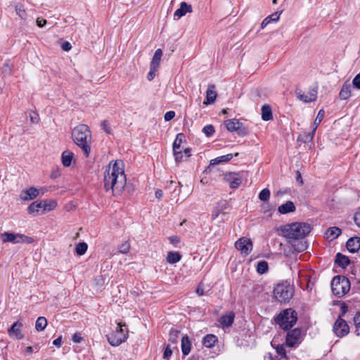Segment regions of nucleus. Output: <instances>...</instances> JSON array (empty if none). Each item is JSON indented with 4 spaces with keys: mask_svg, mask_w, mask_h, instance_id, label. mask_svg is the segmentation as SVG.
<instances>
[{
    "mask_svg": "<svg viewBox=\"0 0 360 360\" xmlns=\"http://www.w3.org/2000/svg\"><path fill=\"white\" fill-rule=\"evenodd\" d=\"M103 181L106 191H111L114 195H120L123 191L127 178L122 161L116 160L109 163L104 172Z\"/></svg>",
    "mask_w": 360,
    "mask_h": 360,
    "instance_id": "nucleus-1",
    "label": "nucleus"
},
{
    "mask_svg": "<svg viewBox=\"0 0 360 360\" xmlns=\"http://www.w3.org/2000/svg\"><path fill=\"white\" fill-rule=\"evenodd\" d=\"M72 138L75 144L82 150L86 157L91 152V132L89 127L84 124L76 126L72 131Z\"/></svg>",
    "mask_w": 360,
    "mask_h": 360,
    "instance_id": "nucleus-2",
    "label": "nucleus"
},
{
    "mask_svg": "<svg viewBox=\"0 0 360 360\" xmlns=\"http://www.w3.org/2000/svg\"><path fill=\"white\" fill-rule=\"evenodd\" d=\"M311 228L309 224L295 222L284 226L278 229L281 235L288 239H302L311 232Z\"/></svg>",
    "mask_w": 360,
    "mask_h": 360,
    "instance_id": "nucleus-3",
    "label": "nucleus"
},
{
    "mask_svg": "<svg viewBox=\"0 0 360 360\" xmlns=\"http://www.w3.org/2000/svg\"><path fill=\"white\" fill-rule=\"evenodd\" d=\"M294 295V288L290 283L285 282L276 285L274 289L275 299L281 303H287Z\"/></svg>",
    "mask_w": 360,
    "mask_h": 360,
    "instance_id": "nucleus-4",
    "label": "nucleus"
},
{
    "mask_svg": "<svg viewBox=\"0 0 360 360\" xmlns=\"http://www.w3.org/2000/svg\"><path fill=\"white\" fill-rule=\"evenodd\" d=\"M297 320V312L292 309H287L281 312L275 319V321L283 330H289Z\"/></svg>",
    "mask_w": 360,
    "mask_h": 360,
    "instance_id": "nucleus-5",
    "label": "nucleus"
},
{
    "mask_svg": "<svg viewBox=\"0 0 360 360\" xmlns=\"http://www.w3.org/2000/svg\"><path fill=\"white\" fill-rule=\"evenodd\" d=\"M331 289L336 297H342L349 292L350 281L344 276H336L332 280Z\"/></svg>",
    "mask_w": 360,
    "mask_h": 360,
    "instance_id": "nucleus-6",
    "label": "nucleus"
},
{
    "mask_svg": "<svg viewBox=\"0 0 360 360\" xmlns=\"http://www.w3.org/2000/svg\"><path fill=\"white\" fill-rule=\"evenodd\" d=\"M107 337L109 344L113 347H117L127 340V333L123 330L122 325L120 323L115 331L112 332Z\"/></svg>",
    "mask_w": 360,
    "mask_h": 360,
    "instance_id": "nucleus-7",
    "label": "nucleus"
},
{
    "mask_svg": "<svg viewBox=\"0 0 360 360\" xmlns=\"http://www.w3.org/2000/svg\"><path fill=\"white\" fill-rule=\"evenodd\" d=\"M1 239L3 242H10L12 243H32L34 240L32 238L27 236L23 234L20 233H4L1 234Z\"/></svg>",
    "mask_w": 360,
    "mask_h": 360,
    "instance_id": "nucleus-8",
    "label": "nucleus"
},
{
    "mask_svg": "<svg viewBox=\"0 0 360 360\" xmlns=\"http://www.w3.org/2000/svg\"><path fill=\"white\" fill-rule=\"evenodd\" d=\"M224 125L229 131H236L239 136H244L248 134L246 127L237 119H230L224 122Z\"/></svg>",
    "mask_w": 360,
    "mask_h": 360,
    "instance_id": "nucleus-9",
    "label": "nucleus"
},
{
    "mask_svg": "<svg viewBox=\"0 0 360 360\" xmlns=\"http://www.w3.org/2000/svg\"><path fill=\"white\" fill-rule=\"evenodd\" d=\"M318 86H311L307 94L301 89H296L295 94L297 98L304 103H310L315 101L317 98Z\"/></svg>",
    "mask_w": 360,
    "mask_h": 360,
    "instance_id": "nucleus-10",
    "label": "nucleus"
},
{
    "mask_svg": "<svg viewBox=\"0 0 360 360\" xmlns=\"http://www.w3.org/2000/svg\"><path fill=\"white\" fill-rule=\"evenodd\" d=\"M236 248L240 252L243 257L248 256L252 250V242L250 238L242 237L235 243Z\"/></svg>",
    "mask_w": 360,
    "mask_h": 360,
    "instance_id": "nucleus-11",
    "label": "nucleus"
},
{
    "mask_svg": "<svg viewBox=\"0 0 360 360\" xmlns=\"http://www.w3.org/2000/svg\"><path fill=\"white\" fill-rule=\"evenodd\" d=\"M333 331L337 336L342 338L348 334L349 328L347 323L339 317L334 323Z\"/></svg>",
    "mask_w": 360,
    "mask_h": 360,
    "instance_id": "nucleus-12",
    "label": "nucleus"
},
{
    "mask_svg": "<svg viewBox=\"0 0 360 360\" xmlns=\"http://www.w3.org/2000/svg\"><path fill=\"white\" fill-rule=\"evenodd\" d=\"M301 330L295 328L288 333L285 342L288 347H292L298 345L301 342Z\"/></svg>",
    "mask_w": 360,
    "mask_h": 360,
    "instance_id": "nucleus-13",
    "label": "nucleus"
},
{
    "mask_svg": "<svg viewBox=\"0 0 360 360\" xmlns=\"http://www.w3.org/2000/svg\"><path fill=\"white\" fill-rule=\"evenodd\" d=\"M224 179L233 189L238 188L242 184V178L238 173L227 172L224 174Z\"/></svg>",
    "mask_w": 360,
    "mask_h": 360,
    "instance_id": "nucleus-14",
    "label": "nucleus"
},
{
    "mask_svg": "<svg viewBox=\"0 0 360 360\" xmlns=\"http://www.w3.org/2000/svg\"><path fill=\"white\" fill-rule=\"evenodd\" d=\"M22 324L20 321H18L15 322L11 328L8 329V335L11 338L16 340H21L23 338L24 335L22 331Z\"/></svg>",
    "mask_w": 360,
    "mask_h": 360,
    "instance_id": "nucleus-15",
    "label": "nucleus"
},
{
    "mask_svg": "<svg viewBox=\"0 0 360 360\" xmlns=\"http://www.w3.org/2000/svg\"><path fill=\"white\" fill-rule=\"evenodd\" d=\"M228 207V202L226 200H222L219 201L214 206L212 211L211 217L212 220L216 219L220 214H225V210Z\"/></svg>",
    "mask_w": 360,
    "mask_h": 360,
    "instance_id": "nucleus-16",
    "label": "nucleus"
},
{
    "mask_svg": "<svg viewBox=\"0 0 360 360\" xmlns=\"http://www.w3.org/2000/svg\"><path fill=\"white\" fill-rule=\"evenodd\" d=\"M39 195V189L34 187H30V188L21 192L20 198L24 201L31 200L37 198Z\"/></svg>",
    "mask_w": 360,
    "mask_h": 360,
    "instance_id": "nucleus-17",
    "label": "nucleus"
},
{
    "mask_svg": "<svg viewBox=\"0 0 360 360\" xmlns=\"http://www.w3.org/2000/svg\"><path fill=\"white\" fill-rule=\"evenodd\" d=\"M192 12V6L186 2H181L180 8H178L174 14V19H179L182 16L185 15L187 13Z\"/></svg>",
    "mask_w": 360,
    "mask_h": 360,
    "instance_id": "nucleus-18",
    "label": "nucleus"
},
{
    "mask_svg": "<svg viewBox=\"0 0 360 360\" xmlns=\"http://www.w3.org/2000/svg\"><path fill=\"white\" fill-rule=\"evenodd\" d=\"M347 249L350 252H356L360 249V238L359 237H352L346 243Z\"/></svg>",
    "mask_w": 360,
    "mask_h": 360,
    "instance_id": "nucleus-19",
    "label": "nucleus"
},
{
    "mask_svg": "<svg viewBox=\"0 0 360 360\" xmlns=\"http://www.w3.org/2000/svg\"><path fill=\"white\" fill-rule=\"evenodd\" d=\"M42 210L43 207L41 200L33 202L29 205L27 208L28 212L34 215H40L44 214V212H41Z\"/></svg>",
    "mask_w": 360,
    "mask_h": 360,
    "instance_id": "nucleus-20",
    "label": "nucleus"
},
{
    "mask_svg": "<svg viewBox=\"0 0 360 360\" xmlns=\"http://www.w3.org/2000/svg\"><path fill=\"white\" fill-rule=\"evenodd\" d=\"M235 315L233 312H229L224 316H222L219 319V323L221 325L222 328H229L230 327L234 321Z\"/></svg>",
    "mask_w": 360,
    "mask_h": 360,
    "instance_id": "nucleus-21",
    "label": "nucleus"
},
{
    "mask_svg": "<svg viewBox=\"0 0 360 360\" xmlns=\"http://www.w3.org/2000/svg\"><path fill=\"white\" fill-rule=\"evenodd\" d=\"M191 342L187 335H184L181 338V348L182 354L184 356H187L191 349Z\"/></svg>",
    "mask_w": 360,
    "mask_h": 360,
    "instance_id": "nucleus-22",
    "label": "nucleus"
},
{
    "mask_svg": "<svg viewBox=\"0 0 360 360\" xmlns=\"http://www.w3.org/2000/svg\"><path fill=\"white\" fill-rule=\"evenodd\" d=\"M214 85H209L206 94V101H204V104H212L214 103L217 97V93L214 91Z\"/></svg>",
    "mask_w": 360,
    "mask_h": 360,
    "instance_id": "nucleus-23",
    "label": "nucleus"
},
{
    "mask_svg": "<svg viewBox=\"0 0 360 360\" xmlns=\"http://www.w3.org/2000/svg\"><path fill=\"white\" fill-rule=\"evenodd\" d=\"M278 211L282 214H285L295 211V206L292 201L288 200L285 203L280 205L278 208Z\"/></svg>",
    "mask_w": 360,
    "mask_h": 360,
    "instance_id": "nucleus-24",
    "label": "nucleus"
},
{
    "mask_svg": "<svg viewBox=\"0 0 360 360\" xmlns=\"http://www.w3.org/2000/svg\"><path fill=\"white\" fill-rule=\"evenodd\" d=\"M238 155V153H236L234 155H233L232 153H229V154H226L225 155H221V156H219L214 159L211 160L210 165H217V164H219L221 162H226L231 160L233 156L237 157Z\"/></svg>",
    "mask_w": 360,
    "mask_h": 360,
    "instance_id": "nucleus-25",
    "label": "nucleus"
},
{
    "mask_svg": "<svg viewBox=\"0 0 360 360\" xmlns=\"http://www.w3.org/2000/svg\"><path fill=\"white\" fill-rule=\"evenodd\" d=\"M342 233L340 228L333 226L330 227L326 232V237L328 240H333L337 238Z\"/></svg>",
    "mask_w": 360,
    "mask_h": 360,
    "instance_id": "nucleus-26",
    "label": "nucleus"
},
{
    "mask_svg": "<svg viewBox=\"0 0 360 360\" xmlns=\"http://www.w3.org/2000/svg\"><path fill=\"white\" fill-rule=\"evenodd\" d=\"M352 86L350 84L345 83L339 93V97L342 100H347L351 96Z\"/></svg>",
    "mask_w": 360,
    "mask_h": 360,
    "instance_id": "nucleus-27",
    "label": "nucleus"
},
{
    "mask_svg": "<svg viewBox=\"0 0 360 360\" xmlns=\"http://www.w3.org/2000/svg\"><path fill=\"white\" fill-rule=\"evenodd\" d=\"M162 56V51L160 49H158L155 51L154 56L150 62V67H152L153 70L158 69L160 66V63L161 60V58Z\"/></svg>",
    "mask_w": 360,
    "mask_h": 360,
    "instance_id": "nucleus-28",
    "label": "nucleus"
},
{
    "mask_svg": "<svg viewBox=\"0 0 360 360\" xmlns=\"http://www.w3.org/2000/svg\"><path fill=\"white\" fill-rule=\"evenodd\" d=\"M335 262L338 266H340L342 268H345L346 266H347L349 264L350 261L347 256L338 252L335 256Z\"/></svg>",
    "mask_w": 360,
    "mask_h": 360,
    "instance_id": "nucleus-29",
    "label": "nucleus"
},
{
    "mask_svg": "<svg viewBox=\"0 0 360 360\" xmlns=\"http://www.w3.org/2000/svg\"><path fill=\"white\" fill-rule=\"evenodd\" d=\"M74 154L70 150H65L62 153L61 160L63 166L69 167L71 165Z\"/></svg>",
    "mask_w": 360,
    "mask_h": 360,
    "instance_id": "nucleus-30",
    "label": "nucleus"
},
{
    "mask_svg": "<svg viewBox=\"0 0 360 360\" xmlns=\"http://www.w3.org/2000/svg\"><path fill=\"white\" fill-rule=\"evenodd\" d=\"M184 141H185V136L184 134H178L173 143V152H176V150H181V144Z\"/></svg>",
    "mask_w": 360,
    "mask_h": 360,
    "instance_id": "nucleus-31",
    "label": "nucleus"
},
{
    "mask_svg": "<svg viewBox=\"0 0 360 360\" xmlns=\"http://www.w3.org/2000/svg\"><path fill=\"white\" fill-rule=\"evenodd\" d=\"M272 110L269 105H264L262 107V119L264 121L272 120Z\"/></svg>",
    "mask_w": 360,
    "mask_h": 360,
    "instance_id": "nucleus-32",
    "label": "nucleus"
},
{
    "mask_svg": "<svg viewBox=\"0 0 360 360\" xmlns=\"http://www.w3.org/2000/svg\"><path fill=\"white\" fill-rule=\"evenodd\" d=\"M217 341V338L215 335L210 334L207 335L202 340V344L205 347L210 348L212 347L216 342Z\"/></svg>",
    "mask_w": 360,
    "mask_h": 360,
    "instance_id": "nucleus-33",
    "label": "nucleus"
},
{
    "mask_svg": "<svg viewBox=\"0 0 360 360\" xmlns=\"http://www.w3.org/2000/svg\"><path fill=\"white\" fill-rule=\"evenodd\" d=\"M42 202V212L45 213L53 210L56 207V202L54 200H41Z\"/></svg>",
    "mask_w": 360,
    "mask_h": 360,
    "instance_id": "nucleus-34",
    "label": "nucleus"
},
{
    "mask_svg": "<svg viewBox=\"0 0 360 360\" xmlns=\"http://www.w3.org/2000/svg\"><path fill=\"white\" fill-rule=\"evenodd\" d=\"M47 326V320L44 316L39 317L35 323V328L37 331H42Z\"/></svg>",
    "mask_w": 360,
    "mask_h": 360,
    "instance_id": "nucleus-35",
    "label": "nucleus"
},
{
    "mask_svg": "<svg viewBox=\"0 0 360 360\" xmlns=\"http://www.w3.org/2000/svg\"><path fill=\"white\" fill-rule=\"evenodd\" d=\"M180 333L179 330H177L176 329H171L169 335V345H176L178 342L179 339V335Z\"/></svg>",
    "mask_w": 360,
    "mask_h": 360,
    "instance_id": "nucleus-36",
    "label": "nucleus"
},
{
    "mask_svg": "<svg viewBox=\"0 0 360 360\" xmlns=\"http://www.w3.org/2000/svg\"><path fill=\"white\" fill-rule=\"evenodd\" d=\"M181 258V255L176 252H168L167 260L170 264H175L180 261Z\"/></svg>",
    "mask_w": 360,
    "mask_h": 360,
    "instance_id": "nucleus-37",
    "label": "nucleus"
},
{
    "mask_svg": "<svg viewBox=\"0 0 360 360\" xmlns=\"http://www.w3.org/2000/svg\"><path fill=\"white\" fill-rule=\"evenodd\" d=\"M324 115H325V111L323 109L320 110L318 112V115H317L314 122V127H313L314 131H315L316 130L318 126L320 124V123L323 120Z\"/></svg>",
    "mask_w": 360,
    "mask_h": 360,
    "instance_id": "nucleus-38",
    "label": "nucleus"
},
{
    "mask_svg": "<svg viewBox=\"0 0 360 360\" xmlns=\"http://www.w3.org/2000/svg\"><path fill=\"white\" fill-rule=\"evenodd\" d=\"M88 245L86 243H79L75 247V251L77 255H83L87 250Z\"/></svg>",
    "mask_w": 360,
    "mask_h": 360,
    "instance_id": "nucleus-39",
    "label": "nucleus"
},
{
    "mask_svg": "<svg viewBox=\"0 0 360 360\" xmlns=\"http://www.w3.org/2000/svg\"><path fill=\"white\" fill-rule=\"evenodd\" d=\"M268 271V263L266 261H260L257 263V271L259 274H264Z\"/></svg>",
    "mask_w": 360,
    "mask_h": 360,
    "instance_id": "nucleus-40",
    "label": "nucleus"
},
{
    "mask_svg": "<svg viewBox=\"0 0 360 360\" xmlns=\"http://www.w3.org/2000/svg\"><path fill=\"white\" fill-rule=\"evenodd\" d=\"M270 195V191L268 188H264L260 191L259 194V198L260 200L266 202L269 200Z\"/></svg>",
    "mask_w": 360,
    "mask_h": 360,
    "instance_id": "nucleus-41",
    "label": "nucleus"
},
{
    "mask_svg": "<svg viewBox=\"0 0 360 360\" xmlns=\"http://www.w3.org/2000/svg\"><path fill=\"white\" fill-rule=\"evenodd\" d=\"M130 250V243L129 241H125L118 247V251L122 254H127Z\"/></svg>",
    "mask_w": 360,
    "mask_h": 360,
    "instance_id": "nucleus-42",
    "label": "nucleus"
},
{
    "mask_svg": "<svg viewBox=\"0 0 360 360\" xmlns=\"http://www.w3.org/2000/svg\"><path fill=\"white\" fill-rule=\"evenodd\" d=\"M354 323L355 325L356 335H360V312L356 313L354 317Z\"/></svg>",
    "mask_w": 360,
    "mask_h": 360,
    "instance_id": "nucleus-43",
    "label": "nucleus"
},
{
    "mask_svg": "<svg viewBox=\"0 0 360 360\" xmlns=\"http://www.w3.org/2000/svg\"><path fill=\"white\" fill-rule=\"evenodd\" d=\"M202 131L206 135V136L210 137L214 134L215 129L213 125L208 124L203 127Z\"/></svg>",
    "mask_w": 360,
    "mask_h": 360,
    "instance_id": "nucleus-44",
    "label": "nucleus"
},
{
    "mask_svg": "<svg viewBox=\"0 0 360 360\" xmlns=\"http://www.w3.org/2000/svg\"><path fill=\"white\" fill-rule=\"evenodd\" d=\"M314 133L315 131H314V129H312V131L311 132H309V133H306L304 134V135H302L300 139L304 142V143H308V142H310L313 138H314Z\"/></svg>",
    "mask_w": 360,
    "mask_h": 360,
    "instance_id": "nucleus-45",
    "label": "nucleus"
},
{
    "mask_svg": "<svg viewBox=\"0 0 360 360\" xmlns=\"http://www.w3.org/2000/svg\"><path fill=\"white\" fill-rule=\"evenodd\" d=\"M281 13H282V11L280 12L276 11V12L272 13L271 15H269L266 18L267 20H269V21L270 22H277L280 18V15H281Z\"/></svg>",
    "mask_w": 360,
    "mask_h": 360,
    "instance_id": "nucleus-46",
    "label": "nucleus"
},
{
    "mask_svg": "<svg viewBox=\"0 0 360 360\" xmlns=\"http://www.w3.org/2000/svg\"><path fill=\"white\" fill-rule=\"evenodd\" d=\"M176 162L179 163L183 161V151L176 150V152H173Z\"/></svg>",
    "mask_w": 360,
    "mask_h": 360,
    "instance_id": "nucleus-47",
    "label": "nucleus"
},
{
    "mask_svg": "<svg viewBox=\"0 0 360 360\" xmlns=\"http://www.w3.org/2000/svg\"><path fill=\"white\" fill-rule=\"evenodd\" d=\"M352 85L356 89H360V73L357 74L353 79Z\"/></svg>",
    "mask_w": 360,
    "mask_h": 360,
    "instance_id": "nucleus-48",
    "label": "nucleus"
},
{
    "mask_svg": "<svg viewBox=\"0 0 360 360\" xmlns=\"http://www.w3.org/2000/svg\"><path fill=\"white\" fill-rule=\"evenodd\" d=\"M101 125H102L103 130L105 131V133H107V134L112 133L111 127L107 120H103L101 123Z\"/></svg>",
    "mask_w": 360,
    "mask_h": 360,
    "instance_id": "nucleus-49",
    "label": "nucleus"
},
{
    "mask_svg": "<svg viewBox=\"0 0 360 360\" xmlns=\"http://www.w3.org/2000/svg\"><path fill=\"white\" fill-rule=\"evenodd\" d=\"M276 350L278 354H279L281 357H285V349L283 345H278L276 347Z\"/></svg>",
    "mask_w": 360,
    "mask_h": 360,
    "instance_id": "nucleus-50",
    "label": "nucleus"
},
{
    "mask_svg": "<svg viewBox=\"0 0 360 360\" xmlns=\"http://www.w3.org/2000/svg\"><path fill=\"white\" fill-rule=\"evenodd\" d=\"M169 240L175 247H177V245L180 243V237L177 236H172L169 238Z\"/></svg>",
    "mask_w": 360,
    "mask_h": 360,
    "instance_id": "nucleus-51",
    "label": "nucleus"
},
{
    "mask_svg": "<svg viewBox=\"0 0 360 360\" xmlns=\"http://www.w3.org/2000/svg\"><path fill=\"white\" fill-rule=\"evenodd\" d=\"M16 12L18 15L22 19L26 18V12L22 8V6L18 7L16 6Z\"/></svg>",
    "mask_w": 360,
    "mask_h": 360,
    "instance_id": "nucleus-52",
    "label": "nucleus"
},
{
    "mask_svg": "<svg viewBox=\"0 0 360 360\" xmlns=\"http://www.w3.org/2000/svg\"><path fill=\"white\" fill-rule=\"evenodd\" d=\"M158 69L153 70L152 67L150 66V71L147 75V79L149 81H151L154 79L155 76V72L158 71Z\"/></svg>",
    "mask_w": 360,
    "mask_h": 360,
    "instance_id": "nucleus-53",
    "label": "nucleus"
},
{
    "mask_svg": "<svg viewBox=\"0 0 360 360\" xmlns=\"http://www.w3.org/2000/svg\"><path fill=\"white\" fill-rule=\"evenodd\" d=\"M175 116V112L174 111H168L165 114L164 118L165 121H170L172 120Z\"/></svg>",
    "mask_w": 360,
    "mask_h": 360,
    "instance_id": "nucleus-54",
    "label": "nucleus"
},
{
    "mask_svg": "<svg viewBox=\"0 0 360 360\" xmlns=\"http://www.w3.org/2000/svg\"><path fill=\"white\" fill-rule=\"evenodd\" d=\"M61 49L63 50V51H69L71 49H72V45L70 42L68 41H64L61 44Z\"/></svg>",
    "mask_w": 360,
    "mask_h": 360,
    "instance_id": "nucleus-55",
    "label": "nucleus"
},
{
    "mask_svg": "<svg viewBox=\"0 0 360 360\" xmlns=\"http://www.w3.org/2000/svg\"><path fill=\"white\" fill-rule=\"evenodd\" d=\"M170 345H169L166 349H165L163 356L165 359H168L172 354V349L169 348Z\"/></svg>",
    "mask_w": 360,
    "mask_h": 360,
    "instance_id": "nucleus-56",
    "label": "nucleus"
},
{
    "mask_svg": "<svg viewBox=\"0 0 360 360\" xmlns=\"http://www.w3.org/2000/svg\"><path fill=\"white\" fill-rule=\"evenodd\" d=\"M47 23L46 20L38 18L37 19V25L39 27H43Z\"/></svg>",
    "mask_w": 360,
    "mask_h": 360,
    "instance_id": "nucleus-57",
    "label": "nucleus"
},
{
    "mask_svg": "<svg viewBox=\"0 0 360 360\" xmlns=\"http://www.w3.org/2000/svg\"><path fill=\"white\" fill-rule=\"evenodd\" d=\"M82 338L78 333H75L72 336V340L74 342L79 343L82 341Z\"/></svg>",
    "mask_w": 360,
    "mask_h": 360,
    "instance_id": "nucleus-58",
    "label": "nucleus"
},
{
    "mask_svg": "<svg viewBox=\"0 0 360 360\" xmlns=\"http://www.w3.org/2000/svg\"><path fill=\"white\" fill-rule=\"evenodd\" d=\"M354 221L356 224L360 227V210L355 214Z\"/></svg>",
    "mask_w": 360,
    "mask_h": 360,
    "instance_id": "nucleus-59",
    "label": "nucleus"
},
{
    "mask_svg": "<svg viewBox=\"0 0 360 360\" xmlns=\"http://www.w3.org/2000/svg\"><path fill=\"white\" fill-rule=\"evenodd\" d=\"M53 344L55 346H56L58 347H60L61 346V344H62V338L61 337H58V338L54 340L53 342Z\"/></svg>",
    "mask_w": 360,
    "mask_h": 360,
    "instance_id": "nucleus-60",
    "label": "nucleus"
},
{
    "mask_svg": "<svg viewBox=\"0 0 360 360\" xmlns=\"http://www.w3.org/2000/svg\"><path fill=\"white\" fill-rule=\"evenodd\" d=\"M196 293L199 296H202L205 295L204 289L201 285H200L198 288L196 289Z\"/></svg>",
    "mask_w": 360,
    "mask_h": 360,
    "instance_id": "nucleus-61",
    "label": "nucleus"
},
{
    "mask_svg": "<svg viewBox=\"0 0 360 360\" xmlns=\"http://www.w3.org/2000/svg\"><path fill=\"white\" fill-rule=\"evenodd\" d=\"M163 196V192L162 190L160 189H158L155 191V197L158 198V199H161Z\"/></svg>",
    "mask_w": 360,
    "mask_h": 360,
    "instance_id": "nucleus-62",
    "label": "nucleus"
},
{
    "mask_svg": "<svg viewBox=\"0 0 360 360\" xmlns=\"http://www.w3.org/2000/svg\"><path fill=\"white\" fill-rule=\"evenodd\" d=\"M184 154L186 155V157L188 158L191 156V149L190 148H186L183 151Z\"/></svg>",
    "mask_w": 360,
    "mask_h": 360,
    "instance_id": "nucleus-63",
    "label": "nucleus"
},
{
    "mask_svg": "<svg viewBox=\"0 0 360 360\" xmlns=\"http://www.w3.org/2000/svg\"><path fill=\"white\" fill-rule=\"evenodd\" d=\"M269 23H270V22L269 21V20H267L266 18H265L261 23V27L262 28H264Z\"/></svg>",
    "mask_w": 360,
    "mask_h": 360,
    "instance_id": "nucleus-64",
    "label": "nucleus"
}]
</instances>
